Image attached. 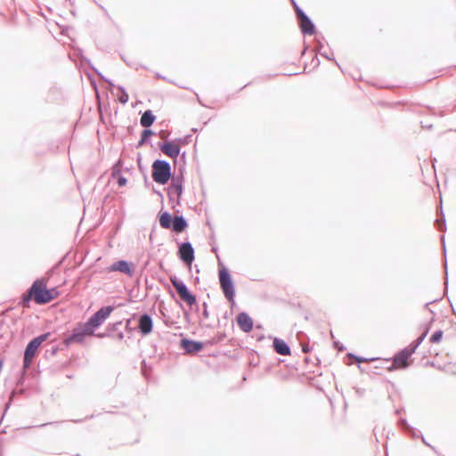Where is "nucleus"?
Segmentation results:
<instances>
[{"label":"nucleus","mask_w":456,"mask_h":456,"mask_svg":"<svg viewBox=\"0 0 456 456\" xmlns=\"http://www.w3.org/2000/svg\"><path fill=\"white\" fill-rule=\"evenodd\" d=\"M401 411H402L401 409H396V410L395 411V413L396 415H399V414L401 413Z\"/></svg>","instance_id":"obj_60"},{"label":"nucleus","mask_w":456,"mask_h":456,"mask_svg":"<svg viewBox=\"0 0 456 456\" xmlns=\"http://www.w3.org/2000/svg\"><path fill=\"white\" fill-rule=\"evenodd\" d=\"M225 338H226V334L224 332H220V333H217L213 338L206 340L205 343H206V346L217 345V344L223 342L225 339Z\"/></svg>","instance_id":"obj_27"},{"label":"nucleus","mask_w":456,"mask_h":456,"mask_svg":"<svg viewBox=\"0 0 456 456\" xmlns=\"http://www.w3.org/2000/svg\"><path fill=\"white\" fill-rule=\"evenodd\" d=\"M154 134V132L153 130H151V128H145L142 131L141 133V138H142V140L144 141H147L148 142H150L151 141V137Z\"/></svg>","instance_id":"obj_33"},{"label":"nucleus","mask_w":456,"mask_h":456,"mask_svg":"<svg viewBox=\"0 0 456 456\" xmlns=\"http://www.w3.org/2000/svg\"><path fill=\"white\" fill-rule=\"evenodd\" d=\"M290 3H291V4H292V6L294 8V11H295V13H296V17L298 16V12H305L302 8H300L298 6V4H297L296 0H290Z\"/></svg>","instance_id":"obj_40"},{"label":"nucleus","mask_w":456,"mask_h":456,"mask_svg":"<svg viewBox=\"0 0 456 456\" xmlns=\"http://www.w3.org/2000/svg\"><path fill=\"white\" fill-rule=\"evenodd\" d=\"M48 297H47V304L57 298L60 295V291L57 287H53L51 289L47 288Z\"/></svg>","instance_id":"obj_30"},{"label":"nucleus","mask_w":456,"mask_h":456,"mask_svg":"<svg viewBox=\"0 0 456 456\" xmlns=\"http://www.w3.org/2000/svg\"><path fill=\"white\" fill-rule=\"evenodd\" d=\"M29 289L33 295V300L37 305H45L47 304V297L48 293L46 287V281L44 279L37 278L36 279Z\"/></svg>","instance_id":"obj_7"},{"label":"nucleus","mask_w":456,"mask_h":456,"mask_svg":"<svg viewBox=\"0 0 456 456\" xmlns=\"http://www.w3.org/2000/svg\"><path fill=\"white\" fill-rule=\"evenodd\" d=\"M148 143L147 141H143L142 138H140V140L138 141L137 144H136V148H141L142 146H143L144 144Z\"/></svg>","instance_id":"obj_49"},{"label":"nucleus","mask_w":456,"mask_h":456,"mask_svg":"<svg viewBox=\"0 0 456 456\" xmlns=\"http://www.w3.org/2000/svg\"><path fill=\"white\" fill-rule=\"evenodd\" d=\"M264 338H265V336L263 334L256 335V340L260 341V340H263Z\"/></svg>","instance_id":"obj_55"},{"label":"nucleus","mask_w":456,"mask_h":456,"mask_svg":"<svg viewBox=\"0 0 456 456\" xmlns=\"http://www.w3.org/2000/svg\"><path fill=\"white\" fill-rule=\"evenodd\" d=\"M323 48V45L321 41H317V51L319 52V50L322 51V49Z\"/></svg>","instance_id":"obj_53"},{"label":"nucleus","mask_w":456,"mask_h":456,"mask_svg":"<svg viewBox=\"0 0 456 456\" xmlns=\"http://www.w3.org/2000/svg\"><path fill=\"white\" fill-rule=\"evenodd\" d=\"M10 405H11V401H9V402L6 403V405H5V409H4V412H6V411H7V410H8V409H9V407H10Z\"/></svg>","instance_id":"obj_57"},{"label":"nucleus","mask_w":456,"mask_h":456,"mask_svg":"<svg viewBox=\"0 0 456 456\" xmlns=\"http://www.w3.org/2000/svg\"><path fill=\"white\" fill-rule=\"evenodd\" d=\"M129 324H130V320H127V321H126V329H128V330H131L132 329L130 328V325H129Z\"/></svg>","instance_id":"obj_58"},{"label":"nucleus","mask_w":456,"mask_h":456,"mask_svg":"<svg viewBox=\"0 0 456 456\" xmlns=\"http://www.w3.org/2000/svg\"><path fill=\"white\" fill-rule=\"evenodd\" d=\"M153 319L151 314L143 313L138 318L137 330L142 336L150 335L153 330Z\"/></svg>","instance_id":"obj_13"},{"label":"nucleus","mask_w":456,"mask_h":456,"mask_svg":"<svg viewBox=\"0 0 456 456\" xmlns=\"http://www.w3.org/2000/svg\"><path fill=\"white\" fill-rule=\"evenodd\" d=\"M114 333H115V337L113 338L119 340V341L124 339V333H123V331L120 330V327H118V329Z\"/></svg>","instance_id":"obj_42"},{"label":"nucleus","mask_w":456,"mask_h":456,"mask_svg":"<svg viewBox=\"0 0 456 456\" xmlns=\"http://www.w3.org/2000/svg\"><path fill=\"white\" fill-rule=\"evenodd\" d=\"M159 222L161 228L171 230L176 234L183 232L189 226V224L183 216H172L168 211H160L159 213Z\"/></svg>","instance_id":"obj_1"},{"label":"nucleus","mask_w":456,"mask_h":456,"mask_svg":"<svg viewBox=\"0 0 456 456\" xmlns=\"http://www.w3.org/2000/svg\"><path fill=\"white\" fill-rule=\"evenodd\" d=\"M82 61L86 62L90 66V68L98 75V77L102 80L105 81L110 87H117L113 81L105 77L95 67L93 66V64L87 58H83Z\"/></svg>","instance_id":"obj_24"},{"label":"nucleus","mask_w":456,"mask_h":456,"mask_svg":"<svg viewBox=\"0 0 456 456\" xmlns=\"http://www.w3.org/2000/svg\"><path fill=\"white\" fill-rule=\"evenodd\" d=\"M302 351L304 353H308L311 351V347L307 344H304L301 342Z\"/></svg>","instance_id":"obj_48"},{"label":"nucleus","mask_w":456,"mask_h":456,"mask_svg":"<svg viewBox=\"0 0 456 456\" xmlns=\"http://www.w3.org/2000/svg\"><path fill=\"white\" fill-rule=\"evenodd\" d=\"M167 197L171 202L176 201L177 205L181 203V197L183 192V185H174L170 183V185L167 189Z\"/></svg>","instance_id":"obj_18"},{"label":"nucleus","mask_w":456,"mask_h":456,"mask_svg":"<svg viewBox=\"0 0 456 456\" xmlns=\"http://www.w3.org/2000/svg\"><path fill=\"white\" fill-rule=\"evenodd\" d=\"M236 322H237L239 328L243 332L248 333L253 330V327H254L253 319L246 312L239 313L236 317Z\"/></svg>","instance_id":"obj_15"},{"label":"nucleus","mask_w":456,"mask_h":456,"mask_svg":"<svg viewBox=\"0 0 456 456\" xmlns=\"http://www.w3.org/2000/svg\"><path fill=\"white\" fill-rule=\"evenodd\" d=\"M413 354L411 351L406 346L401 350H399L395 355L393 360H395V363H398L401 365L402 369H406L410 366L409 359Z\"/></svg>","instance_id":"obj_16"},{"label":"nucleus","mask_w":456,"mask_h":456,"mask_svg":"<svg viewBox=\"0 0 456 456\" xmlns=\"http://www.w3.org/2000/svg\"><path fill=\"white\" fill-rule=\"evenodd\" d=\"M177 256L184 265H191L195 259L192 244L188 240L178 243Z\"/></svg>","instance_id":"obj_8"},{"label":"nucleus","mask_w":456,"mask_h":456,"mask_svg":"<svg viewBox=\"0 0 456 456\" xmlns=\"http://www.w3.org/2000/svg\"><path fill=\"white\" fill-rule=\"evenodd\" d=\"M180 160L183 161V164L186 162V152L183 151V153L180 152Z\"/></svg>","instance_id":"obj_51"},{"label":"nucleus","mask_w":456,"mask_h":456,"mask_svg":"<svg viewBox=\"0 0 456 456\" xmlns=\"http://www.w3.org/2000/svg\"><path fill=\"white\" fill-rule=\"evenodd\" d=\"M398 425H399V427H400L401 428H403L405 432H406V430L409 428V426H411V425L408 423L407 419H404V418H400V419H398Z\"/></svg>","instance_id":"obj_39"},{"label":"nucleus","mask_w":456,"mask_h":456,"mask_svg":"<svg viewBox=\"0 0 456 456\" xmlns=\"http://www.w3.org/2000/svg\"><path fill=\"white\" fill-rule=\"evenodd\" d=\"M219 265H221L218 271L220 288L225 298L233 305L235 304V285L232 277L227 267L220 263Z\"/></svg>","instance_id":"obj_3"},{"label":"nucleus","mask_w":456,"mask_h":456,"mask_svg":"<svg viewBox=\"0 0 456 456\" xmlns=\"http://www.w3.org/2000/svg\"><path fill=\"white\" fill-rule=\"evenodd\" d=\"M273 348L274 352L280 355L288 356L291 354L289 345L280 338H273Z\"/></svg>","instance_id":"obj_17"},{"label":"nucleus","mask_w":456,"mask_h":456,"mask_svg":"<svg viewBox=\"0 0 456 456\" xmlns=\"http://www.w3.org/2000/svg\"><path fill=\"white\" fill-rule=\"evenodd\" d=\"M429 327L427 326L424 330L423 333L413 340L407 347L411 351L412 354L415 353L416 349L419 346V345L423 342L427 335L428 334Z\"/></svg>","instance_id":"obj_21"},{"label":"nucleus","mask_w":456,"mask_h":456,"mask_svg":"<svg viewBox=\"0 0 456 456\" xmlns=\"http://www.w3.org/2000/svg\"><path fill=\"white\" fill-rule=\"evenodd\" d=\"M438 300H440V299H439V298H436V299H434V300H432V301H430V302L426 303V304H425V307H428L429 305H431V304H433V303H435V302H436V301H438Z\"/></svg>","instance_id":"obj_54"},{"label":"nucleus","mask_w":456,"mask_h":456,"mask_svg":"<svg viewBox=\"0 0 456 456\" xmlns=\"http://www.w3.org/2000/svg\"><path fill=\"white\" fill-rule=\"evenodd\" d=\"M301 33L304 36H313L316 34V27L311 18L304 12H298L297 17Z\"/></svg>","instance_id":"obj_10"},{"label":"nucleus","mask_w":456,"mask_h":456,"mask_svg":"<svg viewBox=\"0 0 456 456\" xmlns=\"http://www.w3.org/2000/svg\"><path fill=\"white\" fill-rule=\"evenodd\" d=\"M156 116L151 110H145L140 118V125L144 128H150L155 122Z\"/></svg>","instance_id":"obj_20"},{"label":"nucleus","mask_w":456,"mask_h":456,"mask_svg":"<svg viewBox=\"0 0 456 456\" xmlns=\"http://www.w3.org/2000/svg\"><path fill=\"white\" fill-rule=\"evenodd\" d=\"M202 306H203V312H202V315L205 319H208V316H209V313H208V304L206 302H204L202 304Z\"/></svg>","instance_id":"obj_45"},{"label":"nucleus","mask_w":456,"mask_h":456,"mask_svg":"<svg viewBox=\"0 0 456 456\" xmlns=\"http://www.w3.org/2000/svg\"><path fill=\"white\" fill-rule=\"evenodd\" d=\"M444 332L442 330H436L431 337L429 338V341L433 344H437L441 342L443 338Z\"/></svg>","instance_id":"obj_31"},{"label":"nucleus","mask_w":456,"mask_h":456,"mask_svg":"<svg viewBox=\"0 0 456 456\" xmlns=\"http://www.w3.org/2000/svg\"><path fill=\"white\" fill-rule=\"evenodd\" d=\"M117 89L120 93V94L118 96V101L121 104H126L129 100V95L126 91V88L123 86H118Z\"/></svg>","instance_id":"obj_28"},{"label":"nucleus","mask_w":456,"mask_h":456,"mask_svg":"<svg viewBox=\"0 0 456 456\" xmlns=\"http://www.w3.org/2000/svg\"><path fill=\"white\" fill-rule=\"evenodd\" d=\"M122 168H123V161L122 159H118L116 163L112 166L111 168V177L114 180H117L118 177L122 175Z\"/></svg>","instance_id":"obj_23"},{"label":"nucleus","mask_w":456,"mask_h":456,"mask_svg":"<svg viewBox=\"0 0 456 456\" xmlns=\"http://www.w3.org/2000/svg\"><path fill=\"white\" fill-rule=\"evenodd\" d=\"M184 315H185L186 318L189 316V314H188L187 311H184Z\"/></svg>","instance_id":"obj_63"},{"label":"nucleus","mask_w":456,"mask_h":456,"mask_svg":"<svg viewBox=\"0 0 456 456\" xmlns=\"http://www.w3.org/2000/svg\"><path fill=\"white\" fill-rule=\"evenodd\" d=\"M389 362H390V359H385V360L382 362V364H381L380 366H376L375 368H376V369H379V368L386 369V367H387V366H385V364H387Z\"/></svg>","instance_id":"obj_50"},{"label":"nucleus","mask_w":456,"mask_h":456,"mask_svg":"<svg viewBox=\"0 0 456 456\" xmlns=\"http://www.w3.org/2000/svg\"><path fill=\"white\" fill-rule=\"evenodd\" d=\"M441 240L443 242L444 256V293L447 294L449 281H448V272H447V260H446V249H445L444 235L441 236Z\"/></svg>","instance_id":"obj_22"},{"label":"nucleus","mask_w":456,"mask_h":456,"mask_svg":"<svg viewBox=\"0 0 456 456\" xmlns=\"http://www.w3.org/2000/svg\"><path fill=\"white\" fill-rule=\"evenodd\" d=\"M82 61L86 62L90 66V68L98 75V77L102 80L105 81L110 87H117L113 81L105 77L95 67L93 66V64L87 58H83Z\"/></svg>","instance_id":"obj_25"},{"label":"nucleus","mask_w":456,"mask_h":456,"mask_svg":"<svg viewBox=\"0 0 456 456\" xmlns=\"http://www.w3.org/2000/svg\"><path fill=\"white\" fill-rule=\"evenodd\" d=\"M319 64H320V61H319V59L316 57V64H315V66H318Z\"/></svg>","instance_id":"obj_62"},{"label":"nucleus","mask_w":456,"mask_h":456,"mask_svg":"<svg viewBox=\"0 0 456 456\" xmlns=\"http://www.w3.org/2000/svg\"><path fill=\"white\" fill-rule=\"evenodd\" d=\"M173 175L171 164L165 159H155L151 165V177L159 184H167Z\"/></svg>","instance_id":"obj_2"},{"label":"nucleus","mask_w":456,"mask_h":456,"mask_svg":"<svg viewBox=\"0 0 456 456\" xmlns=\"http://www.w3.org/2000/svg\"><path fill=\"white\" fill-rule=\"evenodd\" d=\"M333 346L338 351H344L346 350V347L339 342V341H334Z\"/></svg>","instance_id":"obj_46"},{"label":"nucleus","mask_w":456,"mask_h":456,"mask_svg":"<svg viewBox=\"0 0 456 456\" xmlns=\"http://www.w3.org/2000/svg\"><path fill=\"white\" fill-rule=\"evenodd\" d=\"M94 333L90 329L85 325V322H77L76 326L71 330V333L65 338L64 344L69 346L73 343L81 344L84 342L85 338L88 336L93 335Z\"/></svg>","instance_id":"obj_6"},{"label":"nucleus","mask_w":456,"mask_h":456,"mask_svg":"<svg viewBox=\"0 0 456 456\" xmlns=\"http://www.w3.org/2000/svg\"><path fill=\"white\" fill-rule=\"evenodd\" d=\"M122 326V322H116L113 323H109L105 329L104 332L95 333L92 336H95L97 338H114L115 337V331L118 329V327Z\"/></svg>","instance_id":"obj_19"},{"label":"nucleus","mask_w":456,"mask_h":456,"mask_svg":"<svg viewBox=\"0 0 456 456\" xmlns=\"http://www.w3.org/2000/svg\"><path fill=\"white\" fill-rule=\"evenodd\" d=\"M436 225L437 230L440 232H444L446 230V223L444 214H442V221L438 219L436 220Z\"/></svg>","instance_id":"obj_35"},{"label":"nucleus","mask_w":456,"mask_h":456,"mask_svg":"<svg viewBox=\"0 0 456 456\" xmlns=\"http://www.w3.org/2000/svg\"><path fill=\"white\" fill-rule=\"evenodd\" d=\"M346 356L348 358L355 359L358 362V363L365 362H371V361H375L376 360V358H365V357H362V356H358V355H355L353 353H347Z\"/></svg>","instance_id":"obj_32"},{"label":"nucleus","mask_w":456,"mask_h":456,"mask_svg":"<svg viewBox=\"0 0 456 456\" xmlns=\"http://www.w3.org/2000/svg\"><path fill=\"white\" fill-rule=\"evenodd\" d=\"M58 352V346H52L51 349L46 350L45 354L51 356L54 355Z\"/></svg>","instance_id":"obj_47"},{"label":"nucleus","mask_w":456,"mask_h":456,"mask_svg":"<svg viewBox=\"0 0 456 456\" xmlns=\"http://www.w3.org/2000/svg\"><path fill=\"white\" fill-rule=\"evenodd\" d=\"M251 83L248 82L247 83L246 85H244L241 88H240V91L242 90L243 88L247 87L248 86H249Z\"/></svg>","instance_id":"obj_61"},{"label":"nucleus","mask_w":456,"mask_h":456,"mask_svg":"<svg viewBox=\"0 0 456 456\" xmlns=\"http://www.w3.org/2000/svg\"><path fill=\"white\" fill-rule=\"evenodd\" d=\"M398 366H400L398 363H395V360H393V362H391L389 365H387L386 367V370H387L388 371H394L395 370Z\"/></svg>","instance_id":"obj_44"},{"label":"nucleus","mask_w":456,"mask_h":456,"mask_svg":"<svg viewBox=\"0 0 456 456\" xmlns=\"http://www.w3.org/2000/svg\"><path fill=\"white\" fill-rule=\"evenodd\" d=\"M170 281L182 301L186 303L190 307L197 304L196 296L189 289L188 286L184 283L183 281L173 275L170 276Z\"/></svg>","instance_id":"obj_4"},{"label":"nucleus","mask_w":456,"mask_h":456,"mask_svg":"<svg viewBox=\"0 0 456 456\" xmlns=\"http://www.w3.org/2000/svg\"><path fill=\"white\" fill-rule=\"evenodd\" d=\"M158 146L161 152L174 159L175 165L177 164V158L180 155L181 148L175 141L160 142L158 143Z\"/></svg>","instance_id":"obj_11"},{"label":"nucleus","mask_w":456,"mask_h":456,"mask_svg":"<svg viewBox=\"0 0 456 456\" xmlns=\"http://www.w3.org/2000/svg\"><path fill=\"white\" fill-rule=\"evenodd\" d=\"M155 76H156V77H158V78H160V79H164V80H166V77H165L164 76L160 75V74H159V73H158V72L155 74Z\"/></svg>","instance_id":"obj_56"},{"label":"nucleus","mask_w":456,"mask_h":456,"mask_svg":"<svg viewBox=\"0 0 456 456\" xmlns=\"http://www.w3.org/2000/svg\"><path fill=\"white\" fill-rule=\"evenodd\" d=\"M191 137L192 135L191 134H187L183 137H180V138H176L175 141L176 143H178L180 146L181 145H185V144H188L191 142Z\"/></svg>","instance_id":"obj_34"},{"label":"nucleus","mask_w":456,"mask_h":456,"mask_svg":"<svg viewBox=\"0 0 456 456\" xmlns=\"http://www.w3.org/2000/svg\"><path fill=\"white\" fill-rule=\"evenodd\" d=\"M420 439L422 441V443L427 445L428 447H429L432 451H434L436 453H437V451L436 449V447H434L433 445H431L427 440L426 438L424 437V436L422 434H420Z\"/></svg>","instance_id":"obj_43"},{"label":"nucleus","mask_w":456,"mask_h":456,"mask_svg":"<svg viewBox=\"0 0 456 456\" xmlns=\"http://www.w3.org/2000/svg\"><path fill=\"white\" fill-rule=\"evenodd\" d=\"M50 335H51L50 332H45L37 337L33 338L26 346V348L24 350V356L29 357L32 359L34 357H36L38 354V349H39L40 346L42 345V343L44 341L48 339Z\"/></svg>","instance_id":"obj_9"},{"label":"nucleus","mask_w":456,"mask_h":456,"mask_svg":"<svg viewBox=\"0 0 456 456\" xmlns=\"http://www.w3.org/2000/svg\"><path fill=\"white\" fill-rule=\"evenodd\" d=\"M406 433L411 436L412 438L420 437V431L417 430L412 426H409V428L406 430Z\"/></svg>","instance_id":"obj_38"},{"label":"nucleus","mask_w":456,"mask_h":456,"mask_svg":"<svg viewBox=\"0 0 456 456\" xmlns=\"http://www.w3.org/2000/svg\"><path fill=\"white\" fill-rule=\"evenodd\" d=\"M93 86H94V88L96 90V93H97V95L99 96V92H98L97 87H96V82H93Z\"/></svg>","instance_id":"obj_59"},{"label":"nucleus","mask_w":456,"mask_h":456,"mask_svg":"<svg viewBox=\"0 0 456 456\" xmlns=\"http://www.w3.org/2000/svg\"><path fill=\"white\" fill-rule=\"evenodd\" d=\"M116 181L119 187H124L127 183V179L123 175L118 177Z\"/></svg>","instance_id":"obj_41"},{"label":"nucleus","mask_w":456,"mask_h":456,"mask_svg":"<svg viewBox=\"0 0 456 456\" xmlns=\"http://www.w3.org/2000/svg\"><path fill=\"white\" fill-rule=\"evenodd\" d=\"M206 346L205 341H197L188 338H183L180 340V347L185 354H196L200 352Z\"/></svg>","instance_id":"obj_14"},{"label":"nucleus","mask_w":456,"mask_h":456,"mask_svg":"<svg viewBox=\"0 0 456 456\" xmlns=\"http://www.w3.org/2000/svg\"><path fill=\"white\" fill-rule=\"evenodd\" d=\"M33 300V295L29 289V288L27 289V291L21 295L20 305L22 307H29L30 306V301Z\"/></svg>","instance_id":"obj_26"},{"label":"nucleus","mask_w":456,"mask_h":456,"mask_svg":"<svg viewBox=\"0 0 456 456\" xmlns=\"http://www.w3.org/2000/svg\"><path fill=\"white\" fill-rule=\"evenodd\" d=\"M114 305H105L97 310L91 315L85 325L94 334L95 330L107 320L110 314L114 311Z\"/></svg>","instance_id":"obj_5"},{"label":"nucleus","mask_w":456,"mask_h":456,"mask_svg":"<svg viewBox=\"0 0 456 456\" xmlns=\"http://www.w3.org/2000/svg\"><path fill=\"white\" fill-rule=\"evenodd\" d=\"M183 170H184V167H182L180 168V174L179 175H176L173 177H171V183L172 184H175V185H183V181H184V177H183Z\"/></svg>","instance_id":"obj_29"},{"label":"nucleus","mask_w":456,"mask_h":456,"mask_svg":"<svg viewBox=\"0 0 456 456\" xmlns=\"http://www.w3.org/2000/svg\"><path fill=\"white\" fill-rule=\"evenodd\" d=\"M153 191H154V193H156L157 195H159V198H160V200H161V202H163L164 197H163L162 192H161V191H157V190H155V189L153 190Z\"/></svg>","instance_id":"obj_52"},{"label":"nucleus","mask_w":456,"mask_h":456,"mask_svg":"<svg viewBox=\"0 0 456 456\" xmlns=\"http://www.w3.org/2000/svg\"><path fill=\"white\" fill-rule=\"evenodd\" d=\"M32 358L26 357L23 355V364H22V372L26 373L31 366Z\"/></svg>","instance_id":"obj_37"},{"label":"nucleus","mask_w":456,"mask_h":456,"mask_svg":"<svg viewBox=\"0 0 456 456\" xmlns=\"http://www.w3.org/2000/svg\"><path fill=\"white\" fill-rule=\"evenodd\" d=\"M170 295H171V297H172L173 298H175V294H174V292H172L171 290H170Z\"/></svg>","instance_id":"obj_64"},{"label":"nucleus","mask_w":456,"mask_h":456,"mask_svg":"<svg viewBox=\"0 0 456 456\" xmlns=\"http://www.w3.org/2000/svg\"><path fill=\"white\" fill-rule=\"evenodd\" d=\"M319 54H321L322 57H324L325 59H327V60H329V61H333L336 63V65H337L339 69H341V68H340V66H339V64H338V63L337 62V61L335 60V58H334V55H333V53H332V52H330V53H327V52H322V51L319 50Z\"/></svg>","instance_id":"obj_36"},{"label":"nucleus","mask_w":456,"mask_h":456,"mask_svg":"<svg viewBox=\"0 0 456 456\" xmlns=\"http://www.w3.org/2000/svg\"><path fill=\"white\" fill-rule=\"evenodd\" d=\"M109 272H119L128 277H133L134 274V265L127 260L120 259L112 263L108 267Z\"/></svg>","instance_id":"obj_12"}]
</instances>
